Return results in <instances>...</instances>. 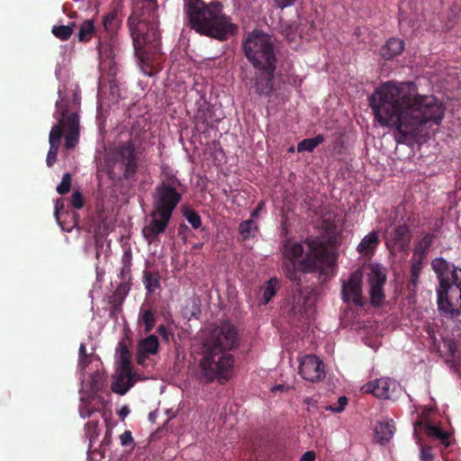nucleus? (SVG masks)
I'll return each instance as SVG.
<instances>
[{
	"instance_id": "f257e3e1",
	"label": "nucleus",
	"mask_w": 461,
	"mask_h": 461,
	"mask_svg": "<svg viewBox=\"0 0 461 461\" xmlns=\"http://www.w3.org/2000/svg\"><path fill=\"white\" fill-rule=\"evenodd\" d=\"M375 120L394 129L395 140H420L429 137L433 126H439L446 107L433 95H420L412 82L388 81L368 98Z\"/></svg>"
},
{
	"instance_id": "f03ea898",
	"label": "nucleus",
	"mask_w": 461,
	"mask_h": 461,
	"mask_svg": "<svg viewBox=\"0 0 461 461\" xmlns=\"http://www.w3.org/2000/svg\"><path fill=\"white\" fill-rule=\"evenodd\" d=\"M323 233L320 237L307 238L303 244L285 241L282 271L286 278L297 286L302 285V274H317L321 283L332 279L336 274L340 232L333 220L321 222Z\"/></svg>"
},
{
	"instance_id": "7ed1b4c3",
	"label": "nucleus",
	"mask_w": 461,
	"mask_h": 461,
	"mask_svg": "<svg viewBox=\"0 0 461 461\" xmlns=\"http://www.w3.org/2000/svg\"><path fill=\"white\" fill-rule=\"evenodd\" d=\"M238 346V331L232 323L223 321L216 326L203 344V356L200 361L197 377L203 383L228 378L234 359L230 350Z\"/></svg>"
},
{
	"instance_id": "20e7f679",
	"label": "nucleus",
	"mask_w": 461,
	"mask_h": 461,
	"mask_svg": "<svg viewBox=\"0 0 461 461\" xmlns=\"http://www.w3.org/2000/svg\"><path fill=\"white\" fill-rule=\"evenodd\" d=\"M184 9L191 29L201 35L224 41L238 30L218 1L205 4L203 0H185Z\"/></svg>"
},
{
	"instance_id": "39448f33",
	"label": "nucleus",
	"mask_w": 461,
	"mask_h": 461,
	"mask_svg": "<svg viewBox=\"0 0 461 461\" xmlns=\"http://www.w3.org/2000/svg\"><path fill=\"white\" fill-rule=\"evenodd\" d=\"M180 180L172 176L158 185L152 194V209L149 221L142 228V236L149 244L159 242V237L169 226L173 213L182 200L177 190Z\"/></svg>"
},
{
	"instance_id": "423d86ee",
	"label": "nucleus",
	"mask_w": 461,
	"mask_h": 461,
	"mask_svg": "<svg viewBox=\"0 0 461 461\" xmlns=\"http://www.w3.org/2000/svg\"><path fill=\"white\" fill-rule=\"evenodd\" d=\"M157 0H136L127 25L132 39L135 54L144 48L158 51L160 48Z\"/></svg>"
},
{
	"instance_id": "0eeeda50",
	"label": "nucleus",
	"mask_w": 461,
	"mask_h": 461,
	"mask_svg": "<svg viewBox=\"0 0 461 461\" xmlns=\"http://www.w3.org/2000/svg\"><path fill=\"white\" fill-rule=\"evenodd\" d=\"M144 151L142 143L132 138L111 146L104 158L109 179L136 181L144 162Z\"/></svg>"
},
{
	"instance_id": "6e6552de",
	"label": "nucleus",
	"mask_w": 461,
	"mask_h": 461,
	"mask_svg": "<svg viewBox=\"0 0 461 461\" xmlns=\"http://www.w3.org/2000/svg\"><path fill=\"white\" fill-rule=\"evenodd\" d=\"M431 267L439 282L437 288L438 311L447 318L459 316L461 314V268L450 266L443 258L433 259Z\"/></svg>"
},
{
	"instance_id": "1a4fd4ad",
	"label": "nucleus",
	"mask_w": 461,
	"mask_h": 461,
	"mask_svg": "<svg viewBox=\"0 0 461 461\" xmlns=\"http://www.w3.org/2000/svg\"><path fill=\"white\" fill-rule=\"evenodd\" d=\"M59 110V116L57 117L58 122L53 125L49 136L50 149L47 154L46 164L49 167H52L57 161L58 151L60 141L65 133V148L73 149L79 140V115L77 112L69 113L67 107H64L60 102L56 103Z\"/></svg>"
},
{
	"instance_id": "9d476101",
	"label": "nucleus",
	"mask_w": 461,
	"mask_h": 461,
	"mask_svg": "<svg viewBox=\"0 0 461 461\" xmlns=\"http://www.w3.org/2000/svg\"><path fill=\"white\" fill-rule=\"evenodd\" d=\"M245 57L253 67L276 65V55L272 37L258 30L249 32L242 41Z\"/></svg>"
},
{
	"instance_id": "9b49d317",
	"label": "nucleus",
	"mask_w": 461,
	"mask_h": 461,
	"mask_svg": "<svg viewBox=\"0 0 461 461\" xmlns=\"http://www.w3.org/2000/svg\"><path fill=\"white\" fill-rule=\"evenodd\" d=\"M363 273L360 269L353 271L348 279L341 280V299L345 303H353L363 307L366 301L362 294Z\"/></svg>"
},
{
	"instance_id": "f8f14e48",
	"label": "nucleus",
	"mask_w": 461,
	"mask_h": 461,
	"mask_svg": "<svg viewBox=\"0 0 461 461\" xmlns=\"http://www.w3.org/2000/svg\"><path fill=\"white\" fill-rule=\"evenodd\" d=\"M254 68L256 72L250 80L251 87L257 95L270 97L274 91V75L276 65L254 67Z\"/></svg>"
},
{
	"instance_id": "ddd939ff",
	"label": "nucleus",
	"mask_w": 461,
	"mask_h": 461,
	"mask_svg": "<svg viewBox=\"0 0 461 461\" xmlns=\"http://www.w3.org/2000/svg\"><path fill=\"white\" fill-rule=\"evenodd\" d=\"M120 365L121 372L117 381L113 384L112 389L114 393L123 395L132 385L131 353L125 345H122L120 348Z\"/></svg>"
},
{
	"instance_id": "4468645a",
	"label": "nucleus",
	"mask_w": 461,
	"mask_h": 461,
	"mask_svg": "<svg viewBox=\"0 0 461 461\" xmlns=\"http://www.w3.org/2000/svg\"><path fill=\"white\" fill-rule=\"evenodd\" d=\"M386 276L379 266H372L367 274L370 303L374 306H380L384 300V285Z\"/></svg>"
},
{
	"instance_id": "2eb2a0df",
	"label": "nucleus",
	"mask_w": 461,
	"mask_h": 461,
	"mask_svg": "<svg viewBox=\"0 0 461 461\" xmlns=\"http://www.w3.org/2000/svg\"><path fill=\"white\" fill-rule=\"evenodd\" d=\"M412 238L411 226L408 223L398 224L386 231L385 239L388 248L404 251L409 248Z\"/></svg>"
},
{
	"instance_id": "dca6fc26",
	"label": "nucleus",
	"mask_w": 461,
	"mask_h": 461,
	"mask_svg": "<svg viewBox=\"0 0 461 461\" xmlns=\"http://www.w3.org/2000/svg\"><path fill=\"white\" fill-rule=\"evenodd\" d=\"M299 374L305 380L318 381L324 376V365L316 356H306L300 362Z\"/></svg>"
},
{
	"instance_id": "f3484780",
	"label": "nucleus",
	"mask_w": 461,
	"mask_h": 461,
	"mask_svg": "<svg viewBox=\"0 0 461 461\" xmlns=\"http://www.w3.org/2000/svg\"><path fill=\"white\" fill-rule=\"evenodd\" d=\"M397 384L394 379L382 377L370 381L361 387L364 393H372L377 398L389 399L391 392L395 391Z\"/></svg>"
},
{
	"instance_id": "a211bd4d",
	"label": "nucleus",
	"mask_w": 461,
	"mask_h": 461,
	"mask_svg": "<svg viewBox=\"0 0 461 461\" xmlns=\"http://www.w3.org/2000/svg\"><path fill=\"white\" fill-rule=\"evenodd\" d=\"M158 339L156 335H149L139 342L138 363L142 364L148 355H154L158 349Z\"/></svg>"
},
{
	"instance_id": "6ab92c4d",
	"label": "nucleus",
	"mask_w": 461,
	"mask_h": 461,
	"mask_svg": "<svg viewBox=\"0 0 461 461\" xmlns=\"http://www.w3.org/2000/svg\"><path fill=\"white\" fill-rule=\"evenodd\" d=\"M94 35L99 38V41H98L96 48L99 50V51H101L102 45H103V43L101 41V35L98 34V30L95 26L94 21L93 20L84 21L79 27V31H78V34H77L78 41L80 42H87L91 40V38Z\"/></svg>"
},
{
	"instance_id": "aec40b11",
	"label": "nucleus",
	"mask_w": 461,
	"mask_h": 461,
	"mask_svg": "<svg viewBox=\"0 0 461 461\" xmlns=\"http://www.w3.org/2000/svg\"><path fill=\"white\" fill-rule=\"evenodd\" d=\"M425 258L411 256V269H410V280L407 284V289L411 293H415L419 283L420 276L422 269V264Z\"/></svg>"
},
{
	"instance_id": "412c9836",
	"label": "nucleus",
	"mask_w": 461,
	"mask_h": 461,
	"mask_svg": "<svg viewBox=\"0 0 461 461\" xmlns=\"http://www.w3.org/2000/svg\"><path fill=\"white\" fill-rule=\"evenodd\" d=\"M435 235L429 232H424L414 242V249L412 256L425 258H427L429 248L432 246Z\"/></svg>"
},
{
	"instance_id": "4be33fe9",
	"label": "nucleus",
	"mask_w": 461,
	"mask_h": 461,
	"mask_svg": "<svg viewBox=\"0 0 461 461\" xmlns=\"http://www.w3.org/2000/svg\"><path fill=\"white\" fill-rule=\"evenodd\" d=\"M404 49V41L398 38L389 39L381 49L382 57L390 60L400 55Z\"/></svg>"
},
{
	"instance_id": "5701e85b",
	"label": "nucleus",
	"mask_w": 461,
	"mask_h": 461,
	"mask_svg": "<svg viewBox=\"0 0 461 461\" xmlns=\"http://www.w3.org/2000/svg\"><path fill=\"white\" fill-rule=\"evenodd\" d=\"M122 17L117 9H113L103 17L102 25L104 32L113 36L122 25Z\"/></svg>"
},
{
	"instance_id": "b1692460",
	"label": "nucleus",
	"mask_w": 461,
	"mask_h": 461,
	"mask_svg": "<svg viewBox=\"0 0 461 461\" xmlns=\"http://www.w3.org/2000/svg\"><path fill=\"white\" fill-rule=\"evenodd\" d=\"M378 244V234L375 231H371L362 239L360 243L357 245V250L360 254L369 256L374 253Z\"/></svg>"
},
{
	"instance_id": "393cba45",
	"label": "nucleus",
	"mask_w": 461,
	"mask_h": 461,
	"mask_svg": "<svg viewBox=\"0 0 461 461\" xmlns=\"http://www.w3.org/2000/svg\"><path fill=\"white\" fill-rule=\"evenodd\" d=\"M375 439L382 445H386L393 436L394 426L389 422H380L375 427Z\"/></svg>"
},
{
	"instance_id": "a878e982",
	"label": "nucleus",
	"mask_w": 461,
	"mask_h": 461,
	"mask_svg": "<svg viewBox=\"0 0 461 461\" xmlns=\"http://www.w3.org/2000/svg\"><path fill=\"white\" fill-rule=\"evenodd\" d=\"M417 426H424L425 432L428 436L440 439L441 442L446 446L448 445L447 433L442 430L440 428L431 425L429 423L422 424L421 422H417L415 425L414 435L417 434Z\"/></svg>"
},
{
	"instance_id": "bb28decb",
	"label": "nucleus",
	"mask_w": 461,
	"mask_h": 461,
	"mask_svg": "<svg viewBox=\"0 0 461 461\" xmlns=\"http://www.w3.org/2000/svg\"><path fill=\"white\" fill-rule=\"evenodd\" d=\"M279 288V281L276 277L270 278L267 285L262 288V296L260 301L263 304H267L276 294Z\"/></svg>"
},
{
	"instance_id": "cd10ccee",
	"label": "nucleus",
	"mask_w": 461,
	"mask_h": 461,
	"mask_svg": "<svg viewBox=\"0 0 461 461\" xmlns=\"http://www.w3.org/2000/svg\"><path fill=\"white\" fill-rule=\"evenodd\" d=\"M238 230L242 240H247L255 237V232L258 230V227L254 220L249 219L242 221L239 225Z\"/></svg>"
},
{
	"instance_id": "c85d7f7f",
	"label": "nucleus",
	"mask_w": 461,
	"mask_h": 461,
	"mask_svg": "<svg viewBox=\"0 0 461 461\" xmlns=\"http://www.w3.org/2000/svg\"><path fill=\"white\" fill-rule=\"evenodd\" d=\"M324 141V137L321 134H318L314 138L304 139L300 141L297 145L298 152L309 151L312 152L315 148Z\"/></svg>"
},
{
	"instance_id": "c756f323",
	"label": "nucleus",
	"mask_w": 461,
	"mask_h": 461,
	"mask_svg": "<svg viewBox=\"0 0 461 461\" xmlns=\"http://www.w3.org/2000/svg\"><path fill=\"white\" fill-rule=\"evenodd\" d=\"M75 27L76 23L74 22L70 23L68 25H54L51 29V32L58 39L68 41L73 34Z\"/></svg>"
},
{
	"instance_id": "7c9ffc66",
	"label": "nucleus",
	"mask_w": 461,
	"mask_h": 461,
	"mask_svg": "<svg viewBox=\"0 0 461 461\" xmlns=\"http://www.w3.org/2000/svg\"><path fill=\"white\" fill-rule=\"evenodd\" d=\"M143 279L149 293H154L160 286V275L158 272L145 271Z\"/></svg>"
},
{
	"instance_id": "2f4dec72",
	"label": "nucleus",
	"mask_w": 461,
	"mask_h": 461,
	"mask_svg": "<svg viewBox=\"0 0 461 461\" xmlns=\"http://www.w3.org/2000/svg\"><path fill=\"white\" fill-rule=\"evenodd\" d=\"M139 322L144 324V332L149 333L156 324L155 311L152 309L142 310Z\"/></svg>"
},
{
	"instance_id": "473e14b6",
	"label": "nucleus",
	"mask_w": 461,
	"mask_h": 461,
	"mask_svg": "<svg viewBox=\"0 0 461 461\" xmlns=\"http://www.w3.org/2000/svg\"><path fill=\"white\" fill-rule=\"evenodd\" d=\"M85 434L89 440V447L99 436V421L90 420L85 425Z\"/></svg>"
},
{
	"instance_id": "72a5a7b5",
	"label": "nucleus",
	"mask_w": 461,
	"mask_h": 461,
	"mask_svg": "<svg viewBox=\"0 0 461 461\" xmlns=\"http://www.w3.org/2000/svg\"><path fill=\"white\" fill-rule=\"evenodd\" d=\"M150 51L149 50V49L147 48H144L143 50H141V54L140 55H136L139 61H140V68L142 70V72L145 74V75H148L149 77H151L153 75V68L151 67V65L149 64V57H148V54L149 53Z\"/></svg>"
},
{
	"instance_id": "f704fd0d",
	"label": "nucleus",
	"mask_w": 461,
	"mask_h": 461,
	"mask_svg": "<svg viewBox=\"0 0 461 461\" xmlns=\"http://www.w3.org/2000/svg\"><path fill=\"white\" fill-rule=\"evenodd\" d=\"M194 126L195 130L200 133H205L208 131L211 124L205 116V113L203 111H198L194 119Z\"/></svg>"
},
{
	"instance_id": "c9c22d12",
	"label": "nucleus",
	"mask_w": 461,
	"mask_h": 461,
	"mask_svg": "<svg viewBox=\"0 0 461 461\" xmlns=\"http://www.w3.org/2000/svg\"><path fill=\"white\" fill-rule=\"evenodd\" d=\"M183 214L194 230L202 227V218L197 212L193 209H186Z\"/></svg>"
},
{
	"instance_id": "e433bc0d",
	"label": "nucleus",
	"mask_w": 461,
	"mask_h": 461,
	"mask_svg": "<svg viewBox=\"0 0 461 461\" xmlns=\"http://www.w3.org/2000/svg\"><path fill=\"white\" fill-rule=\"evenodd\" d=\"M71 188V175L70 173H65L62 176L60 184L57 186V192L59 194H66L70 191Z\"/></svg>"
},
{
	"instance_id": "4c0bfd02",
	"label": "nucleus",
	"mask_w": 461,
	"mask_h": 461,
	"mask_svg": "<svg viewBox=\"0 0 461 461\" xmlns=\"http://www.w3.org/2000/svg\"><path fill=\"white\" fill-rule=\"evenodd\" d=\"M82 403L79 406V414L81 418L86 419L92 416L94 412L98 411L96 408L93 407L89 401L81 400Z\"/></svg>"
},
{
	"instance_id": "58836bf2",
	"label": "nucleus",
	"mask_w": 461,
	"mask_h": 461,
	"mask_svg": "<svg viewBox=\"0 0 461 461\" xmlns=\"http://www.w3.org/2000/svg\"><path fill=\"white\" fill-rule=\"evenodd\" d=\"M348 404V398L346 396H340L338 400V405L336 407L334 406H329L326 409L330 410L333 412H341L344 411L346 405Z\"/></svg>"
},
{
	"instance_id": "ea45409f",
	"label": "nucleus",
	"mask_w": 461,
	"mask_h": 461,
	"mask_svg": "<svg viewBox=\"0 0 461 461\" xmlns=\"http://www.w3.org/2000/svg\"><path fill=\"white\" fill-rule=\"evenodd\" d=\"M71 204L76 209H81L84 206L83 196L80 192H74L71 196Z\"/></svg>"
},
{
	"instance_id": "a19ab883",
	"label": "nucleus",
	"mask_w": 461,
	"mask_h": 461,
	"mask_svg": "<svg viewBox=\"0 0 461 461\" xmlns=\"http://www.w3.org/2000/svg\"><path fill=\"white\" fill-rule=\"evenodd\" d=\"M120 441L121 445L123 447L130 446L133 443V438L131 435V432L130 430H125L121 436H120Z\"/></svg>"
},
{
	"instance_id": "79ce46f5",
	"label": "nucleus",
	"mask_w": 461,
	"mask_h": 461,
	"mask_svg": "<svg viewBox=\"0 0 461 461\" xmlns=\"http://www.w3.org/2000/svg\"><path fill=\"white\" fill-rule=\"evenodd\" d=\"M420 458L425 461H431L433 459L430 447H426L420 444Z\"/></svg>"
},
{
	"instance_id": "37998d69",
	"label": "nucleus",
	"mask_w": 461,
	"mask_h": 461,
	"mask_svg": "<svg viewBox=\"0 0 461 461\" xmlns=\"http://www.w3.org/2000/svg\"><path fill=\"white\" fill-rule=\"evenodd\" d=\"M295 1L296 0H274L276 5L281 9L294 5Z\"/></svg>"
},
{
	"instance_id": "c03bdc74",
	"label": "nucleus",
	"mask_w": 461,
	"mask_h": 461,
	"mask_svg": "<svg viewBox=\"0 0 461 461\" xmlns=\"http://www.w3.org/2000/svg\"><path fill=\"white\" fill-rule=\"evenodd\" d=\"M122 300H123V296H121L120 290L117 289L115 291V293L113 294V302H117V303L113 306V311L117 310V308L121 305Z\"/></svg>"
},
{
	"instance_id": "a18cd8bd",
	"label": "nucleus",
	"mask_w": 461,
	"mask_h": 461,
	"mask_svg": "<svg viewBox=\"0 0 461 461\" xmlns=\"http://www.w3.org/2000/svg\"><path fill=\"white\" fill-rule=\"evenodd\" d=\"M78 353H79L78 365L83 366V358H87V357H88L86 354V346L84 344L80 345Z\"/></svg>"
},
{
	"instance_id": "49530a36",
	"label": "nucleus",
	"mask_w": 461,
	"mask_h": 461,
	"mask_svg": "<svg viewBox=\"0 0 461 461\" xmlns=\"http://www.w3.org/2000/svg\"><path fill=\"white\" fill-rule=\"evenodd\" d=\"M112 441V429H108L105 432L104 438L102 440V446H108Z\"/></svg>"
},
{
	"instance_id": "de8ad7c7",
	"label": "nucleus",
	"mask_w": 461,
	"mask_h": 461,
	"mask_svg": "<svg viewBox=\"0 0 461 461\" xmlns=\"http://www.w3.org/2000/svg\"><path fill=\"white\" fill-rule=\"evenodd\" d=\"M64 208V203L62 199H58L55 203V215L57 219H59V214L61 210Z\"/></svg>"
},
{
	"instance_id": "09e8293b",
	"label": "nucleus",
	"mask_w": 461,
	"mask_h": 461,
	"mask_svg": "<svg viewBox=\"0 0 461 461\" xmlns=\"http://www.w3.org/2000/svg\"><path fill=\"white\" fill-rule=\"evenodd\" d=\"M314 460H315V453L313 451L305 452L301 458V461H314Z\"/></svg>"
},
{
	"instance_id": "8fccbe9b",
	"label": "nucleus",
	"mask_w": 461,
	"mask_h": 461,
	"mask_svg": "<svg viewBox=\"0 0 461 461\" xmlns=\"http://www.w3.org/2000/svg\"><path fill=\"white\" fill-rule=\"evenodd\" d=\"M130 413V409L128 406L124 405L122 406L120 411H118V415L122 420H123L126 416Z\"/></svg>"
},
{
	"instance_id": "3c124183",
	"label": "nucleus",
	"mask_w": 461,
	"mask_h": 461,
	"mask_svg": "<svg viewBox=\"0 0 461 461\" xmlns=\"http://www.w3.org/2000/svg\"><path fill=\"white\" fill-rule=\"evenodd\" d=\"M264 204H265V203H264V202H263V201H261L260 203H258V204L257 205V207H256V208L252 211V212H251V217H252V218H257V217L259 215V213H260L261 210H262V209H263V207H264Z\"/></svg>"
},
{
	"instance_id": "603ef678",
	"label": "nucleus",
	"mask_w": 461,
	"mask_h": 461,
	"mask_svg": "<svg viewBox=\"0 0 461 461\" xmlns=\"http://www.w3.org/2000/svg\"><path fill=\"white\" fill-rule=\"evenodd\" d=\"M303 402L308 406V411H310V408H317V401L311 397H307L303 400Z\"/></svg>"
},
{
	"instance_id": "864d4df0",
	"label": "nucleus",
	"mask_w": 461,
	"mask_h": 461,
	"mask_svg": "<svg viewBox=\"0 0 461 461\" xmlns=\"http://www.w3.org/2000/svg\"><path fill=\"white\" fill-rule=\"evenodd\" d=\"M157 332L165 339H167V329L165 325H159L157 329Z\"/></svg>"
},
{
	"instance_id": "5fc2aeb1",
	"label": "nucleus",
	"mask_w": 461,
	"mask_h": 461,
	"mask_svg": "<svg viewBox=\"0 0 461 461\" xmlns=\"http://www.w3.org/2000/svg\"><path fill=\"white\" fill-rule=\"evenodd\" d=\"M91 389L94 390V391H98L99 390V386L97 384V381L95 380V377H93V380H92Z\"/></svg>"
},
{
	"instance_id": "6e6d98bb",
	"label": "nucleus",
	"mask_w": 461,
	"mask_h": 461,
	"mask_svg": "<svg viewBox=\"0 0 461 461\" xmlns=\"http://www.w3.org/2000/svg\"><path fill=\"white\" fill-rule=\"evenodd\" d=\"M284 388V385L283 384H278V385H276L274 388H273V391H282Z\"/></svg>"
},
{
	"instance_id": "4d7b16f0",
	"label": "nucleus",
	"mask_w": 461,
	"mask_h": 461,
	"mask_svg": "<svg viewBox=\"0 0 461 461\" xmlns=\"http://www.w3.org/2000/svg\"><path fill=\"white\" fill-rule=\"evenodd\" d=\"M88 365V361L86 358H83V366H80L82 368H86V366Z\"/></svg>"
},
{
	"instance_id": "13d9d810",
	"label": "nucleus",
	"mask_w": 461,
	"mask_h": 461,
	"mask_svg": "<svg viewBox=\"0 0 461 461\" xmlns=\"http://www.w3.org/2000/svg\"><path fill=\"white\" fill-rule=\"evenodd\" d=\"M149 418L150 419L154 418V415L152 413H149Z\"/></svg>"
},
{
	"instance_id": "bf43d9fd",
	"label": "nucleus",
	"mask_w": 461,
	"mask_h": 461,
	"mask_svg": "<svg viewBox=\"0 0 461 461\" xmlns=\"http://www.w3.org/2000/svg\"><path fill=\"white\" fill-rule=\"evenodd\" d=\"M149 418L150 419L154 418V415L152 413H149Z\"/></svg>"
}]
</instances>
